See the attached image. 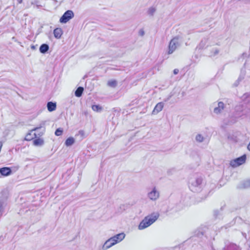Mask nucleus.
<instances>
[{"label":"nucleus","instance_id":"obj_23","mask_svg":"<svg viewBox=\"0 0 250 250\" xmlns=\"http://www.w3.org/2000/svg\"><path fill=\"white\" fill-rule=\"evenodd\" d=\"M195 140L197 142L202 143L204 140V137L200 134H198L196 136Z\"/></svg>","mask_w":250,"mask_h":250},{"label":"nucleus","instance_id":"obj_10","mask_svg":"<svg viewBox=\"0 0 250 250\" xmlns=\"http://www.w3.org/2000/svg\"><path fill=\"white\" fill-rule=\"evenodd\" d=\"M116 244V242L113 240L112 238H110L104 243L103 246V249L106 250Z\"/></svg>","mask_w":250,"mask_h":250},{"label":"nucleus","instance_id":"obj_17","mask_svg":"<svg viewBox=\"0 0 250 250\" xmlns=\"http://www.w3.org/2000/svg\"><path fill=\"white\" fill-rule=\"evenodd\" d=\"M203 182V179L201 177H198L195 179L194 182H192L191 184V186L193 187H198L200 186Z\"/></svg>","mask_w":250,"mask_h":250},{"label":"nucleus","instance_id":"obj_32","mask_svg":"<svg viewBox=\"0 0 250 250\" xmlns=\"http://www.w3.org/2000/svg\"><path fill=\"white\" fill-rule=\"evenodd\" d=\"M179 71L178 69H177V68L174 69V70H173V74L174 75H176V74H177L179 73Z\"/></svg>","mask_w":250,"mask_h":250},{"label":"nucleus","instance_id":"obj_3","mask_svg":"<svg viewBox=\"0 0 250 250\" xmlns=\"http://www.w3.org/2000/svg\"><path fill=\"white\" fill-rule=\"evenodd\" d=\"M182 42L178 37L173 38L170 42L168 53L172 54L178 47H180Z\"/></svg>","mask_w":250,"mask_h":250},{"label":"nucleus","instance_id":"obj_24","mask_svg":"<svg viewBox=\"0 0 250 250\" xmlns=\"http://www.w3.org/2000/svg\"><path fill=\"white\" fill-rule=\"evenodd\" d=\"M117 82L115 80H111L108 82V85L110 87H115L117 85Z\"/></svg>","mask_w":250,"mask_h":250},{"label":"nucleus","instance_id":"obj_29","mask_svg":"<svg viewBox=\"0 0 250 250\" xmlns=\"http://www.w3.org/2000/svg\"><path fill=\"white\" fill-rule=\"evenodd\" d=\"M219 50L217 48L213 49L212 52L211 53V56H215L219 53Z\"/></svg>","mask_w":250,"mask_h":250},{"label":"nucleus","instance_id":"obj_2","mask_svg":"<svg viewBox=\"0 0 250 250\" xmlns=\"http://www.w3.org/2000/svg\"><path fill=\"white\" fill-rule=\"evenodd\" d=\"M191 191L195 193L194 198L196 199V203L205 200L212 191L211 190H209V188H193Z\"/></svg>","mask_w":250,"mask_h":250},{"label":"nucleus","instance_id":"obj_31","mask_svg":"<svg viewBox=\"0 0 250 250\" xmlns=\"http://www.w3.org/2000/svg\"><path fill=\"white\" fill-rule=\"evenodd\" d=\"M139 34L141 36H143L144 35V34H145L144 31L143 29L140 30L139 32Z\"/></svg>","mask_w":250,"mask_h":250},{"label":"nucleus","instance_id":"obj_25","mask_svg":"<svg viewBox=\"0 0 250 250\" xmlns=\"http://www.w3.org/2000/svg\"><path fill=\"white\" fill-rule=\"evenodd\" d=\"M156 11V9L154 7H150L147 11L148 14L150 16H153Z\"/></svg>","mask_w":250,"mask_h":250},{"label":"nucleus","instance_id":"obj_21","mask_svg":"<svg viewBox=\"0 0 250 250\" xmlns=\"http://www.w3.org/2000/svg\"><path fill=\"white\" fill-rule=\"evenodd\" d=\"M207 42V39L205 38V39H203L201 41L199 45L197 46V48H198L199 49L204 48Z\"/></svg>","mask_w":250,"mask_h":250},{"label":"nucleus","instance_id":"obj_1","mask_svg":"<svg viewBox=\"0 0 250 250\" xmlns=\"http://www.w3.org/2000/svg\"><path fill=\"white\" fill-rule=\"evenodd\" d=\"M159 215L160 214L158 212H154L146 216L140 223L138 226V229L139 230H143L149 227L158 219Z\"/></svg>","mask_w":250,"mask_h":250},{"label":"nucleus","instance_id":"obj_36","mask_svg":"<svg viewBox=\"0 0 250 250\" xmlns=\"http://www.w3.org/2000/svg\"><path fill=\"white\" fill-rule=\"evenodd\" d=\"M180 249V247H176L174 249L175 250H179Z\"/></svg>","mask_w":250,"mask_h":250},{"label":"nucleus","instance_id":"obj_38","mask_svg":"<svg viewBox=\"0 0 250 250\" xmlns=\"http://www.w3.org/2000/svg\"><path fill=\"white\" fill-rule=\"evenodd\" d=\"M194 180H191V179H190V181H191L190 182L191 183H192V182H194Z\"/></svg>","mask_w":250,"mask_h":250},{"label":"nucleus","instance_id":"obj_5","mask_svg":"<svg viewBox=\"0 0 250 250\" xmlns=\"http://www.w3.org/2000/svg\"><path fill=\"white\" fill-rule=\"evenodd\" d=\"M74 16V13L72 10H67L61 17L60 22L62 23H65L73 18Z\"/></svg>","mask_w":250,"mask_h":250},{"label":"nucleus","instance_id":"obj_16","mask_svg":"<svg viewBox=\"0 0 250 250\" xmlns=\"http://www.w3.org/2000/svg\"><path fill=\"white\" fill-rule=\"evenodd\" d=\"M53 33L56 38L60 39L62 34V29L60 28H56L54 30Z\"/></svg>","mask_w":250,"mask_h":250},{"label":"nucleus","instance_id":"obj_26","mask_svg":"<svg viewBox=\"0 0 250 250\" xmlns=\"http://www.w3.org/2000/svg\"><path fill=\"white\" fill-rule=\"evenodd\" d=\"M229 249L232 250H240V248L234 244H230Z\"/></svg>","mask_w":250,"mask_h":250},{"label":"nucleus","instance_id":"obj_22","mask_svg":"<svg viewBox=\"0 0 250 250\" xmlns=\"http://www.w3.org/2000/svg\"><path fill=\"white\" fill-rule=\"evenodd\" d=\"M92 109L93 111L98 112H101L103 110L102 107L100 105H93L92 106Z\"/></svg>","mask_w":250,"mask_h":250},{"label":"nucleus","instance_id":"obj_13","mask_svg":"<svg viewBox=\"0 0 250 250\" xmlns=\"http://www.w3.org/2000/svg\"><path fill=\"white\" fill-rule=\"evenodd\" d=\"M125 237V234L124 233H121L118 234L113 237H111L113 240L116 242V244L118 242H120L122 240L124 239Z\"/></svg>","mask_w":250,"mask_h":250},{"label":"nucleus","instance_id":"obj_27","mask_svg":"<svg viewBox=\"0 0 250 250\" xmlns=\"http://www.w3.org/2000/svg\"><path fill=\"white\" fill-rule=\"evenodd\" d=\"M62 132L63 129L62 128H58L56 130L55 134L57 136H59L62 134Z\"/></svg>","mask_w":250,"mask_h":250},{"label":"nucleus","instance_id":"obj_7","mask_svg":"<svg viewBox=\"0 0 250 250\" xmlns=\"http://www.w3.org/2000/svg\"><path fill=\"white\" fill-rule=\"evenodd\" d=\"M149 198L152 200H156L159 197V192L156 188H152V191L148 193Z\"/></svg>","mask_w":250,"mask_h":250},{"label":"nucleus","instance_id":"obj_40","mask_svg":"<svg viewBox=\"0 0 250 250\" xmlns=\"http://www.w3.org/2000/svg\"><path fill=\"white\" fill-rule=\"evenodd\" d=\"M214 212H218L217 210L215 211Z\"/></svg>","mask_w":250,"mask_h":250},{"label":"nucleus","instance_id":"obj_15","mask_svg":"<svg viewBox=\"0 0 250 250\" xmlns=\"http://www.w3.org/2000/svg\"><path fill=\"white\" fill-rule=\"evenodd\" d=\"M56 103L52 102H49L47 104V109L49 111L52 112L56 109Z\"/></svg>","mask_w":250,"mask_h":250},{"label":"nucleus","instance_id":"obj_37","mask_svg":"<svg viewBox=\"0 0 250 250\" xmlns=\"http://www.w3.org/2000/svg\"><path fill=\"white\" fill-rule=\"evenodd\" d=\"M31 48L32 49H35V46L34 45H32V46H31Z\"/></svg>","mask_w":250,"mask_h":250},{"label":"nucleus","instance_id":"obj_28","mask_svg":"<svg viewBox=\"0 0 250 250\" xmlns=\"http://www.w3.org/2000/svg\"><path fill=\"white\" fill-rule=\"evenodd\" d=\"M244 188L250 187V179L245 181L244 183Z\"/></svg>","mask_w":250,"mask_h":250},{"label":"nucleus","instance_id":"obj_30","mask_svg":"<svg viewBox=\"0 0 250 250\" xmlns=\"http://www.w3.org/2000/svg\"><path fill=\"white\" fill-rule=\"evenodd\" d=\"M4 194V195L3 196V198H6L7 197V195H8L7 190L6 189H4L2 191V194Z\"/></svg>","mask_w":250,"mask_h":250},{"label":"nucleus","instance_id":"obj_14","mask_svg":"<svg viewBox=\"0 0 250 250\" xmlns=\"http://www.w3.org/2000/svg\"><path fill=\"white\" fill-rule=\"evenodd\" d=\"M49 49V46L48 44H47L46 43H43L40 46V47L39 48V50L41 53L45 54L47 52Z\"/></svg>","mask_w":250,"mask_h":250},{"label":"nucleus","instance_id":"obj_8","mask_svg":"<svg viewBox=\"0 0 250 250\" xmlns=\"http://www.w3.org/2000/svg\"><path fill=\"white\" fill-rule=\"evenodd\" d=\"M42 126L41 125L40 126L35 127L34 129L30 130V132L26 135L25 139L27 141H30L33 139L34 138H35L34 136V131H38L39 129H42Z\"/></svg>","mask_w":250,"mask_h":250},{"label":"nucleus","instance_id":"obj_39","mask_svg":"<svg viewBox=\"0 0 250 250\" xmlns=\"http://www.w3.org/2000/svg\"><path fill=\"white\" fill-rule=\"evenodd\" d=\"M200 234H201V235H203V232H202L200 233Z\"/></svg>","mask_w":250,"mask_h":250},{"label":"nucleus","instance_id":"obj_18","mask_svg":"<svg viewBox=\"0 0 250 250\" xmlns=\"http://www.w3.org/2000/svg\"><path fill=\"white\" fill-rule=\"evenodd\" d=\"M83 88L82 86H79L77 88L75 92V95L77 97H80L83 93Z\"/></svg>","mask_w":250,"mask_h":250},{"label":"nucleus","instance_id":"obj_35","mask_svg":"<svg viewBox=\"0 0 250 250\" xmlns=\"http://www.w3.org/2000/svg\"><path fill=\"white\" fill-rule=\"evenodd\" d=\"M247 148L250 151V142L249 143V144H248V146H247Z\"/></svg>","mask_w":250,"mask_h":250},{"label":"nucleus","instance_id":"obj_34","mask_svg":"<svg viewBox=\"0 0 250 250\" xmlns=\"http://www.w3.org/2000/svg\"><path fill=\"white\" fill-rule=\"evenodd\" d=\"M240 80H240V78H239V79H238L237 81V82H236L234 83V85L235 86H237L238 85V81H240Z\"/></svg>","mask_w":250,"mask_h":250},{"label":"nucleus","instance_id":"obj_9","mask_svg":"<svg viewBox=\"0 0 250 250\" xmlns=\"http://www.w3.org/2000/svg\"><path fill=\"white\" fill-rule=\"evenodd\" d=\"M164 104L163 102L158 103L154 107L152 114L153 115L157 114L159 112L161 111L164 107Z\"/></svg>","mask_w":250,"mask_h":250},{"label":"nucleus","instance_id":"obj_41","mask_svg":"<svg viewBox=\"0 0 250 250\" xmlns=\"http://www.w3.org/2000/svg\"><path fill=\"white\" fill-rule=\"evenodd\" d=\"M21 1H22V0H20V2H21Z\"/></svg>","mask_w":250,"mask_h":250},{"label":"nucleus","instance_id":"obj_12","mask_svg":"<svg viewBox=\"0 0 250 250\" xmlns=\"http://www.w3.org/2000/svg\"><path fill=\"white\" fill-rule=\"evenodd\" d=\"M224 104L223 102H220L218 103V106L215 107L214 108L213 112L215 114H219L221 113L222 110L224 109Z\"/></svg>","mask_w":250,"mask_h":250},{"label":"nucleus","instance_id":"obj_19","mask_svg":"<svg viewBox=\"0 0 250 250\" xmlns=\"http://www.w3.org/2000/svg\"><path fill=\"white\" fill-rule=\"evenodd\" d=\"M75 142V139L73 137H69L68 138L65 142V145L67 146H72Z\"/></svg>","mask_w":250,"mask_h":250},{"label":"nucleus","instance_id":"obj_33","mask_svg":"<svg viewBox=\"0 0 250 250\" xmlns=\"http://www.w3.org/2000/svg\"><path fill=\"white\" fill-rule=\"evenodd\" d=\"M79 134H80L81 136H83L84 134V131L81 130L79 131Z\"/></svg>","mask_w":250,"mask_h":250},{"label":"nucleus","instance_id":"obj_4","mask_svg":"<svg viewBox=\"0 0 250 250\" xmlns=\"http://www.w3.org/2000/svg\"><path fill=\"white\" fill-rule=\"evenodd\" d=\"M246 158V155L244 154L238 158L230 161V165L233 167H238L245 163Z\"/></svg>","mask_w":250,"mask_h":250},{"label":"nucleus","instance_id":"obj_11","mask_svg":"<svg viewBox=\"0 0 250 250\" xmlns=\"http://www.w3.org/2000/svg\"><path fill=\"white\" fill-rule=\"evenodd\" d=\"M42 125V129H39L38 131H34L33 133H34V136L35 137V138H37L38 137H40L41 136H42L43 135V134L44 133V131H45V128L44 127V126L45 125V123L44 122H42L40 126Z\"/></svg>","mask_w":250,"mask_h":250},{"label":"nucleus","instance_id":"obj_6","mask_svg":"<svg viewBox=\"0 0 250 250\" xmlns=\"http://www.w3.org/2000/svg\"><path fill=\"white\" fill-rule=\"evenodd\" d=\"M12 173V170L9 167L0 168V178L2 176H7Z\"/></svg>","mask_w":250,"mask_h":250},{"label":"nucleus","instance_id":"obj_20","mask_svg":"<svg viewBox=\"0 0 250 250\" xmlns=\"http://www.w3.org/2000/svg\"><path fill=\"white\" fill-rule=\"evenodd\" d=\"M44 143L43 140L40 138H37L33 141V144L36 146H41Z\"/></svg>","mask_w":250,"mask_h":250}]
</instances>
